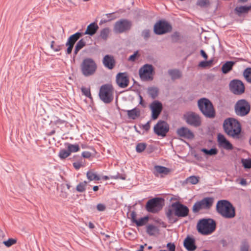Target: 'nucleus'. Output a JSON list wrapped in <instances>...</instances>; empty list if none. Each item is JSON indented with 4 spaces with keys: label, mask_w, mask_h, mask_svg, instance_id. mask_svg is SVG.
Segmentation results:
<instances>
[{
    "label": "nucleus",
    "mask_w": 251,
    "mask_h": 251,
    "mask_svg": "<svg viewBox=\"0 0 251 251\" xmlns=\"http://www.w3.org/2000/svg\"><path fill=\"white\" fill-rule=\"evenodd\" d=\"M194 237L188 235L183 241V246L188 251H194L197 249Z\"/></svg>",
    "instance_id": "nucleus-22"
},
{
    "label": "nucleus",
    "mask_w": 251,
    "mask_h": 251,
    "mask_svg": "<svg viewBox=\"0 0 251 251\" xmlns=\"http://www.w3.org/2000/svg\"><path fill=\"white\" fill-rule=\"evenodd\" d=\"M99 28V27L97 23L94 22L87 26L86 30L83 34L92 36L97 33Z\"/></svg>",
    "instance_id": "nucleus-24"
},
{
    "label": "nucleus",
    "mask_w": 251,
    "mask_h": 251,
    "mask_svg": "<svg viewBox=\"0 0 251 251\" xmlns=\"http://www.w3.org/2000/svg\"><path fill=\"white\" fill-rule=\"evenodd\" d=\"M67 149L70 154L71 152H76L79 150V147L78 145L71 144L69 143L67 144Z\"/></svg>",
    "instance_id": "nucleus-38"
},
{
    "label": "nucleus",
    "mask_w": 251,
    "mask_h": 251,
    "mask_svg": "<svg viewBox=\"0 0 251 251\" xmlns=\"http://www.w3.org/2000/svg\"><path fill=\"white\" fill-rule=\"evenodd\" d=\"M199 180V177L192 176L188 177L186 179V181L188 183H190L192 184H196L198 183Z\"/></svg>",
    "instance_id": "nucleus-42"
},
{
    "label": "nucleus",
    "mask_w": 251,
    "mask_h": 251,
    "mask_svg": "<svg viewBox=\"0 0 251 251\" xmlns=\"http://www.w3.org/2000/svg\"><path fill=\"white\" fill-rule=\"evenodd\" d=\"M110 33V29L108 27H105L100 30V37L102 40L106 41L107 40Z\"/></svg>",
    "instance_id": "nucleus-34"
},
{
    "label": "nucleus",
    "mask_w": 251,
    "mask_h": 251,
    "mask_svg": "<svg viewBox=\"0 0 251 251\" xmlns=\"http://www.w3.org/2000/svg\"><path fill=\"white\" fill-rule=\"evenodd\" d=\"M116 81L118 86L122 88H126L129 82L128 76L126 72L118 73L116 76Z\"/></svg>",
    "instance_id": "nucleus-18"
},
{
    "label": "nucleus",
    "mask_w": 251,
    "mask_h": 251,
    "mask_svg": "<svg viewBox=\"0 0 251 251\" xmlns=\"http://www.w3.org/2000/svg\"><path fill=\"white\" fill-rule=\"evenodd\" d=\"M63 46V45H57V46H56L55 47H54L53 50L54 51H56V52L60 51L61 50L62 47Z\"/></svg>",
    "instance_id": "nucleus-61"
},
{
    "label": "nucleus",
    "mask_w": 251,
    "mask_h": 251,
    "mask_svg": "<svg viewBox=\"0 0 251 251\" xmlns=\"http://www.w3.org/2000/svg\"><path fill=\"white\" fill-rule=\"evenodd\" d=\"M130 216H131V221L133 223H136V221H137V220L136 219V213L134 211H133L131 214H130Z\"/></svg>",
    "instance_id": "nucleus-53"
},
{
    "label": "nucleus",
    "mask_w": 251,
    "mask_h": 251,
    "mask_svg": "<svg viewBox=\"0 0 251 251\" xmlns=\"http://www.w3.org/2000/svg\"><path fill=\"white\" fill-rule=\"evenodd\" d=\"M213 59H210L208 61H201L199 64V66L202 68H205L208 66H210L212 64Z\"/></svg>",
    "instance_id": "nucleus-44"
},
{
    "label": "nucleus",
    "mask_w": 251,
    "mask_h": 251,
    "mask_svg": "<svg viewBox=\"0 0 251 251\" xmlns=\"http://www.w3.org/2000/svg\"><path fill=\"white\" fill-rule=\"evenodd\" d=\"M113 87L109 84L102 85L100 90L99 97L105 103H109L113 100Z\"/></svg>",
    "instance_id": "nucleus-8"
},
{
    "label": "nucleus",
    "mask_w": 251,
    "mask_h": 251,
    "mask_svg": "<svg viewBox=\"0 0 251 251\" xmlns=\"http://www.w3.org/2000/svg\"><path fill=\"white\" fill-rule=\"evenodd\" d=\"M115 18H116V17L111 18L110 19H109L107 20L102 19L100 21L99 24H100V25H101L104 23H106L109 21H110L112 20L115 19Z\"/></svg>",
    "instance_id": "nucleus-57"
},
{
    "label": "nucleus",
    "mask_w": 251,
    "mask_h": 251,
    "mask_svg": "<svg viewBox=\"0 0 251 251\" xmlns=\"http://www.w3.org/2000/svg\"><path fill=\"white\" fill-rule=\"evenodd\" d=\"M164 200L160 198H154L149 200L146 205V209L149 212L157 213L163 207Z\"/></svg>",
    "instance_id": "nucleus-10"
},
{
    "label": "nucleus",
    "mask_w": 251,
    "mask_h": 251,
    "mask_svg": "<svg viewBox=\"0 0 251 251\" xmlns=\"http://www.w3.org/2000/svg\"><path fill=\"white\" fill-rule=\"evenodd\" d=\"M148 93L152 99H155L158 94V89L155 87H151L148 88Z\"/></svg>",
    "instance_id": "nucleus-32"
},
{
    "label": "nucleus",
    "mask_w": 251,
    "mask_h": 251,
    "mask_svg": "<svg viewBox=\"0 0 251 251\" xmlns=\"http://www.w3.org/2000/svg\"><path fill=\"white\" fill-rule=\"evenodd\" d=\"M102 63L105 67L109 70H112L116 65V61L112 55L107 54L104 56Z\"/></svg>",
    "instance_id": "nucleus-23"
},
{
    "label": "nucleus",
    "mask_w": 251,
    "mask_h": 251,
    "mask_svg": "<svg viewBox=\"0 0 251 251\" xmlns=\"http://www.w3.org/2000/svg\"><path fill=\"white\" fill-rule=\"evenodd\" d=\"M113 14H114V13L106 14H105V16L107 17V18H108V19H110L111 18H114V17H115L114 16H113Z\"/></svg>",
    "instance_id": "nucleus-63"
},
{
    "label": "nucleus",
    "mask_w": 251,
    "mask_h": 251,
    "mask_svg": "<svg viewBox=\"0 0 251 251\" xmlns=\"http://www.w3.org/2000/svg\"><path fill=\"white\" fill-rule=\"evenodd\" d=\"M198 107L201 113L207 118H213L215 111L212 102L207 99L202 98L198 100Z\"/></svg>",
    "instance_id": "nucleus-5"
},
{
    "label": "nucleus",
    "mask_w": 251,
    "mask_h": 251,
    "mask_svg": "<svg viewBox=\"0 0 251 251\" xmlns=\"http://www.w3.org/2000/svg\"><path fill=\"white\" fill-rule=\"evenodd\" d=\"M201 151L203 152L205 154L212 156L215 155L218 153V150L216 148H211L210 150H207L205 148H203L201 150Z\"/></svg>",
    "instance_id": "nucleus-35"
},
{
    "label": "nucleus",
    "mask_w": 251,
    "mask_h": 251,
    "mask_svg": "<svg viewBox=\"0 0 251 251\" xmlns=\"http://www.w3.org/2000/svg\"><path fill=\"white\" fill-rule=\"evenodd\" d=\"M70 153L68 150H66L64 149L61 150L58 154L59 157L62 159L66 158L67 157L70 156Z\"/></svg>",
    "instance_id": "nucleus-41"
},
{
    "label": "nucleus",
    "mask_w": 251,
    "mask_h": 251,
    "mask_svg": "<svg viewBox=\"0 0 251 251\" xmlns=\"http://www.w3.org/2000/svg\"><path fill=\"white\" fill-rule=\"evenodd\" d=\"M55 125H62L64 123H65L66 122L65 120H61L60 119H59L58 118H56V120H55L54 121Z\"/></svg>",
    "instance_id": "nucleus-54"
},
{
    "label": "nucleus",
    "mask_w": 251,
    "mask_h": 251,
    "mask_svg": "<svg viewBox=\"0 0 251 251\" xmlns=\"http://www.w3.org/2000/svg\"><path fill=\"white\" fill-rule=\"evenodd\" d=\"M86 45L85 41L81 39L76 43L74 52V56H75L78 51Z\"/></svg>",
    "instance_id": "nucleus-31"
},
{
    "label": "nucleus",
    "mask_w": 251,
    "mask_h": 251,
    "mask_svg": "<svg viewBox=\"0 0 251 251\" xmlns=\"http://www.w3.org/2000/svg\"><path fill=\"white\" fill-rule=\"evenodd\" d=\"M241 162L243 166L246 169H251V159H242Z\"/></svg>",
    "instance_id": "nucleus-45"
},
{
    "label": "nucleus",
    "mask_w": 251,
    "mask_h": 251,
    "mask_svg": "<svg viewBox=\"0 0 251 251\" xmlns=\"http://www.w3.org/2000/svg\"><path fill=\"white\" fill-rule=\"evenodd\" d=\"M81 92L82 94L85 95L86 97L91 98V92L90 89L85 88V87H82L81 88Z\"/></svg>",
    "instance_id": "nucleus-49"
},
{
    "label": "nucleus",
    "mask_w": 251,
    "mask_h": 251,
    "mask_svg": "<svg viewBox=\"0 0 251 251\" xmlns=\"http://www.w3.org/2000/svg\"><path fill=\"white\" fill-rule=\"evenodd\" d=\"M225 132L233 139H239L241 132V125L235 119L229 118L226 119L223 123Z\"/></svg>",
    "instance_id": "nucleus-2"
},
{
    "label": "nucleus",
    "mask_w": 251,
    "mask_h": 251,
    "mask_svg": "<svg viewBox=\"0 0 251 251\" xmlns=\"http://www.w3.org/2000/svg\"><path fill=\"white\" fill-rule=\"evenodd\" d=\"M250 249V245L248 242L244 240L242 241L240 248V251H249Z\"/></svg>",
    "instance_id": "nucleus-40"
},
{
    "label": "nucleus",
    "mask_w": 251,
    "mask_h": 251,
    "mask_svg": "<svg viewBox=\"0 0 251 251\" xmlns=\"http://www.w3.org/2000/svg\"><path fill=\"white\" fill-rule=\"evenodd\" d=\"M217 141L219 147L227 150H232V145L226 138L224 135L219 133L217 136Z\"/></svg>",
    "instance_id": "nucleus-21"
},
{
    "label": "nucleus",
    "mask_w": 251,
    "mask_h": 251,
    "mask_svg": "<svg viewBox=\"0 0 251 251\" xmlns=\"http://www.w3.org/2000/svg\"><path fill=\"white\" fill-rule=\"evenodd\" d=\"M153 72L152 65L146 64L139 69V74L141 79L143 81L152 80L153 79L152 76Z\"/></svg>",
    "instance_id": "nucleus-13"
},
{
    "label": "nucleus",
    "mask_w": 251,
    "mask_h": 251,
    "mask_svg": "<svg viewBox=\"0 0 251 251\" xmlns=\"http://www.w3.org/2000/svg\"><path fill=\"white\" fill-rule=\"evenodd\" d=\"M154 175L158 176L159 174L167 175L170 172V169L164 166L156 165L154 166Z\"/></svg>",
    "instance_id": "nucleus-26"
},
{
    "label": "nucleus",
    "mask_w": 251,
    "mask_h": 251,
    "mask_svg": "<svg viewBox=\"0 0 251 251\" xmlns=\"http://www.w3.org/2000/svg\"><path fill=\"white\" fill-rule=\"evenodd\" d=\"M153 130L158 136L165 137L169 130V125L166 122L159 120L154 126Z\"/></svg>",
    "instance_id": "nucleus-14"
},
{
    "label": "nucleus",
    "mask_w": 251,
    "mask_h": 251,
    "mask_svg": "<svg viewBox=\"0 0 251 251\" xmlns=\"http://www.w3.org/2000/svg\"><path fill=\"white\" fill-rule=\"evenodd\" d=\"M183 120L189 125L194 127H198L201 125L200 116L192 111L187 112L183 115Z\"/></svg>",
    "instance_id": "nucleus-11"
},
{
    "label": "nucleus",
    "mask_w": 251,
    "mask_h": 251,
    "mask_svg": "<svg viewBox=\"0 0 251 251\" xmlns=\"http://www.w3.org/2000/svg\"><path fill=\"white\" fill-rule=\"evenodd\" d=\"M230 91L235 95H241L245 92V86L242 81L238 79L231 80L229 84Z\"/></svg>",
    "instance_id": "nucleus-15"
},
{
    "label": "nucleus",
    "mask_w": 251,
    "mask_h": 251,
    "mask_svg": "<svg viewBox=\"0 0 251 251\" xmlns=\"http://www.w3.org/2000/svg\"><path fill=\"white\" fill-rule=\"evenodd\" d=\"M17 240L13 238H9L7 241H3V244L7 247H10L13 245L16 244Z\"/></svg>",
    "instance_id": "nucleus-46"
},
{
    "label": "nucleus",
    "mask_w": 251,
    "mask_h": 251,
    "mask_svg": "<svg viewBox=\"0 0 251 251\" xmlns=\"http://www.w3.org/2000/svg\"><path fill=\"white\" fill-rule=\"evenodd\" d=\"M150 108L151 110L152 119H157L163 108L162 103L158 100H154L151 104Z\"/></svg>",
    "instance_id": "nucleus-19"
},
{
    "label": "nucleus",
    "mask_w": 251,
    "mask_h": 251,
    "mask_svg": "<svg viewBox=\"0 0 251 251\" xmlns=\"http://www.w3.org/2000/svg\"><path fill=\"white\" fill-rule=\"evenodd\" d=\"M159 229L153 225H149L146 226V232L150 236H153L159 232Z\"/></svg>",
    "instance_id": "nucleus-30"
},
{
    "label": "nucleus",
    "mask_w": 251,
    "mask_h": 251,
    "mask_svg": "<svg viewBox=\"0 0 251 251\" xmlns=\"http://www.w3.org/2000/svg\"><path fill=\"white\" fill-rule=\"evenodd\" d=\"M82 156L85 158H89L91 156V153L89 151H83L82 153Z\"/></svg>",
    "instance_id": "nucleus-56"
},
{
    "label": "nucleus",
    "mask_w": 251,
    "mask_h": 251,
    "mask_svg": "<svg viewBox=\"0 0 251 251\" xmlns=\"http://www.w3.org/2000/svg\"><path fill=\"white\" fill-rule=\"evenodd\" d=\"M166 247L169 250V251H175L176 246L173 243H168L166 245Z\"/></svg>",
    "instance_id": "nucleus-51"
},
{
    "label": "nucleus",
    "mask_w": 251,
    "mask_h": 251,
    "mask_svg": "<svg viewBox=\"0 0 251 251\" xmlns=\"http://www.w3.org/2000/svg\"><path fill=\"white\" fill-rule=\"evenodd\" d=\"M86 176L89 181L100 180V177L92 171H89L86 173Z\"/></svg>",
    "instance_id": "nucleus-33"
},
{
    "label": "nucleus",
    "mask_w": 251,
    "mask_h": 251,
    "mask_svg": "<svg viewBox=\"0 0 251 251\" xmlns=\"http://www.w3.org/2000/svg\"><path fill=\"white\" fill-rule=\"evenodd\" d=\"M147 145L146 143H138L136 147V151L137 152L141 153L143 152L146 149Z\"/></svg>",
    "instance_id": "nucleus-43"
},
{
    "label": "nucleus",
    "mask_w": 251,
    "mask_h": 251,
    "mask_svg": "<svg viewBox=\"0 0 251 251\" xmlns=\"http://www.w3.org/2000/svg\"><path fill=\"white\" fill-rule=\"evenodd\" d=\"M171 206L173 209L169 208L166 212V217L170 223L174 224L178 221V219L175 217L174 214L178 217L181 218L186 217L189 215L188 207L179 201L172 203Z\"/></svg>",
    "instance_id": "nucleus-1"
},
{
    "label": "nucleus",
    "mask_w": 251,
    "mask_h": 251,
    "mask_svg": "<svg viewBox=\"0 0 251 251\" xmlns=\"http://www.w3.org/2000/svg\"><path fill=\"white\" fill-rule=\"evenodd\" d=\"M235 64V62L232 61H228L225 62L222 66L221 70L224 74L228 73L232 70L233 66Z\"/></svg>",
    "instance_id": "nucleus-27"
},
{
    "label": "nucleus",
    "mask_w": 251,
    "mask_h": 251,
    "mask_svg": "<svg viewBox=\"0 0 251 251\" xmlns=\"http://www.w3.org/2000/svg\"><path fill=\"white\" fill-rule=\"evenodd\" d=\"M180 35L178 32H174L171 36L173 42H177L179 40Z\"/></svg>",
    "instance_id": "nucleus-50"
},
{
    "label": "nucleus",
    "mask_w": 251,
    "mask_h": 251,
    "mask_svg": "<svg viewBox=\"0 0 251 251\" xmlns=\"http://www.w3.org/2000/svg\"><path fill=\"white\" fill-rule=\"evenodd\" d=\"M209 4V0H198L197 2V4L201 7H206Z\"/></svg>",
    "instance_id": "nucleus-47"
},
{
    "label": "nucleus",
    "mask_w": 251,
    "mask_h": 251,
    "mask_svg": "<svg viewBox=\"0 0 251 251\" xmlns=\"http://www.w3.org/2000/svg\"><path fill=\"white\" fill-rule=\"evenodd\" d=\"M200 53H201V55L205 59H207V58H208V56L207 55V54L206 53V52L203 50H201V51H200Z\"/></svg>",
    "instance_id": "nucleus-60"
},
{
    "label": "nucleus",
    "mask_w": 251,
    "mask_h": 251,
    "mask_svg": "<svg viewBox=\"0 0 251 251\" xmlns=\"http://www.w3.org/2000/svg\"><path fill=\"white\" fill-rule=\"evenodd\" d=\"M97 66L95 61L91 58H86L83 60L80 69L82 75L85 76L93 75L97 70Z\"/></svg>",
    "instance_id": "nucleus-6"
},
{
    "label": "nucleus",
    "mask_w": 251,
    "mask_h": 251,
    "mask_svg": "<svg viewBox=\"0 0 251 251\" xmlns=\"http://www.w3.org/2000/svg\"><path fill=\"white\" fill-rule=\"evenodd\" d=\"M172 29V25L167 21L160 20L154 25L153 31L157 35H163L171 32Z\"/></svg>",
    "instance_id": "nucleus-12"
},
{
    "label": "nucleus",
    "mask_w": 251,
    "mask_h": 251,
    "mask_svg": "<svg viewBox=\"0 0 251 251\" xmlns=\"http://www.w3.org/2000/svg\"><path fill=\"white\" fill-rule=\"evenodd\" d=\"M82 33L77 32L72 35L69 37L66 43V46L67 47V49L66 50L67 54H70L72 53L74 45L76 42L82 36Z\"/></svg>",
    "instance_id": "nucleus-17"
},
{
    "label": "nucleus",
    "mask_w": 251,
    "mask_h": 251,
    "mask_svg": "<svg viewBox=\"0 0 251 251\" xmlns=\"http://www.w3.org/2000/svg\"><path fill=\"white\" fill-rule=\"evenodd\" d=\"M214 199L212 197H205L199 201H197L193 205L192 211L193 213H198L201 210L209 209L213 205Z\"/></svg>",
    "instance_id": "nucleus-9"
},
{
    "label": "nucleus",
    "mask_w": 251,
    "mask_h": 251,
    "mask_svg": "<svg viewBox=\"0 0 251 251\" xmlns=\"http://www.w3.org/2000/svg\"><path fill=\"white\" fill-rule=\"evenodd\" d=\"M131 26V22L126 19H122L115 23L114 30L116 33H121L129 30Z\"/></svg>",
    "instance_id": "nucleus-16"
},
{
    "label": "nucleus",
    "mask_w": 251,
    "mask_h": 251,
    "mask_svg": "<svg viewBox=\"0 0 251 251\" xmlns=\"http://www.w3.org/2000/svg\"><path fill=\"white\" fill-rule=\"evenodd\" d=\"M127 113L128 118L130 119L135 120L140 117L141 114L140 110L138 108H134L131 110H122Z\"/></svg>",
    "instance_id": "nucleus-25"
},
{
    "label": "nucleus",
    "mask_w": 251,
    "mask_h": 251,
    "mask_svg": "<svg viewBox=\"0 0 251 251\" xmlns=\"http://www.w3.org/2000/svg\"><path fill=\"white\" fill-rule=\"evenodd\" d=\"M87 184V182L86 181H84L83 182H80L76 186V190L80 193H82L84 192L86 190V186Z\"/></svg>",
    "instance_id": "nucleus-37"
},
{
    "label": "nucleus",
    "mask_w": 251,
    "mask_h": 251,
    "mask_svg": "<svg viewBox=\"0 0 251 251\" xmlns=\"http://www.w3.org/2000/svg\"><path fill=\"white\" fill-rule=\"evenodd\" d=\"M88 226H89V227L91 229L95 228L94 225L91 222H89Z\"/></svg>",
    "instance_id": "nucleus-64"
},
{
    "label": "nucleus",
    "mask_w": 251,
    "mask_h": 251,
    "mask_svg": "<svg viewBox=\"0 0 251 251\" xmlns=\"http://www.w3.org/2000/svg\"><path fill=\"white\" fill-rule=\"evenodd\" d=\"M216 222L212 219H202L197 225V230L202 235H207L213 233L216 229Z\"/></svg>",
    "instance_id": "nucleus-4"
},
{
    "label": "nucleus",
    "mask_w": 251,
    "mask_h": 251,
    "mask_svg": "<svg viewBox=\"0 0 251 251\" xmlns=\"http://www.w3.org/2000/svg\"><path fill=\"white\" fill-rule=\"evenodd\" d=\"M216 209L220 215L226 219H232L235 216L234 207L227 200L218 201L216 204Z\"/></svg>",
    "instance_id": "nucleus-3"
},
{
    "label": "nucleus",
    "mask_w": 251,
    "mask_h": 251,
    "mask_svg": "<svg viewBox=\"0 0 251 251\" xmlns=\"http://www.w3.org/2000/svg\"><path fill=\"white\" fill-rule=\"evenodd\" d=\"M97 208L99 211H103L105 209V206L103 204L99 203L97 205Z\"/></svg>",
    "instance_id": "nucleus-52"
},
{
    "label": "nucleus",
    "mask_w": 251,
    "mask_h": 251,
    "mask_svg": "<svg viewBox=\"0 0 251 251\" xmlns=\"http://www.w3.org/2000/svg\"><path fill=\"white\" fill-rule=\"evenodd\" d=\"M250 104L245 99L238 100L234 105V111L237 116H245L250 113Z\"/></svg>",
    "instance_id": "nucleus-7"
},
{
    "label": "nucleus",
    "mask_w": 251,
    "mask_h": 251,
    "mask_svg": "<svg viewBox=\"0 0 251 251\" xmlns=\"http://www.w3.org/2000/svg\"><path fill=\"white\" fill-rule=\"evenodd\" d=\"M243 76L248 82L251 83V68H247L244 71Z\"/></svg>",
    "instance_id": "nucleus-36"
},
{
    "label": "nucleus",
    "mask_w": 251,
    "mask_h": 251,
    "mask_svg": "<svg viewBox=\"0 0 251 251\" xmlns=\"http://www.w3.org/2000/svg\"><path fill=\"white\" fill-rule=\"evenodd\" d=\"M137 53H138L137 51L135 52L133 54H132L131 55H130L129 57L128 60L130 61H134L135 60Z\"/></svg>",
    "instance_id": "nucleus-55"
},
{
    "label": "nucleus",
    "mask_w": 251,
    "mask_h": 251,
    "mask_svg": "<svg viewBox=\"0 0 251 251\" xmlns=\"http://www.w3.org/2000/svg\"><path fill=\"white\" fill-rule=\"evenodd\" d=\"M242 185H246L247 184V181L245 179L242 178L240 183Z\"/></svg>",
    "instance_id": "nucleus-62"
},
{
    "label": "nucleus",
    "mask_w": 251,
    "mask_h": 251,
    "mask_svg": "<svg viewBox=\"0 0 251 251\" xmlns=\"http://www.w3.org/2000/svg\"><path fill=\"white\" fill-rule=\"evenodd\" d=\"M250 10H251V5L237 6L235 8L236 13L238 16L243 13H247Z\"/></svg>",
    "instance_id": "nucleus-29"
},
{
    "label": "nucleus",
    "mask_w": 251,
    "mask_h": 251,
    "mask_svg": "<svg viewBox=\"0 0 251 251\" xmlns=\"http://www.w3.org/2000/svg\"><path fill=\"white\" fill-rule=\"evenodd\" d=\"M168 73L172 80L179 79L182 76L181 72L178 69H170Z\"/></svg>",
    "instance_id": "nucleus-28"
},
{
    "label": "nucleus",
    "mask_w": 251,
    "mask_h": 251,
    "mask_svg": "<svg viewBox=\"0 0 251 251\" xmlns=\"http://www.w3.org/2000/svg\"><path fill=\"white\" fill-rule=\"evenodd\" d=\"M81 166H82V164L78 162H74L73 163V166L76 170H78L81 167Z\"/></svg>",
    "instance_id": "nucleus-59"
},
{
    "label": "nucleus",
    "mask_w": 251,
    "mask_h": 251,
    "mask_svg": "<svg viewBox=\"0 0 251 251\" xmlns=\"http://www.w3.org/2000/svg\"><path fill=\"white\" fill-rule=\"evenodd\" d=\"M141 35L144 40H147L150 37V30L149 29H146L142 31Z\"/></svg>",
    "instance_id": "nucleus-48"
},
{
    "label": "nucleus",
    "mask_w": 251,
    "mask_h": 251,
    "mask_svg": "<svg viewBox=\"0 0 251 251\" xmlns=\"http://www.w3.org/2000/svg\"><path fill=\"white\" fill-rule=\"evenodd\" d=\"M143 128L146 131H148L150 128V121H148L146 124L144 125Z\"/></svg>",
    "instance_id": "nucleus-58"
},
{
    "label": "nucleus",
    "mask_w": 251,
    "mask_h": 251,
    "mask_svg": "<svg viewBox=\"0 0 251 251\" xmlns=\"http://www.w3.org/2000/svg\"><path fill=\"white\" fill-rule=\"evenodd\" d=\"M149 220L148 216H145L136 221L135 224L137 226H141L145 225Z\"/></svg>",
    "instance_id": "nucleus-39"
},
{
    "label": "nucleus",
    "mask_w": 251,
    "mask_h": 251,
    "mask_svg": "<svg viewBox=\"0 0 251 251\" xmlns=\"http://www.w3.org/2000/svg\"><path fill=\"white\" fill-rule=\"evenodd\" d=\"M176 133L179 136L187 139H192L195 137L193 132L188 127L184 126L178 128Z\"/></svg>",
    "instance_id": "nucleus-20"
}]
</instances>
